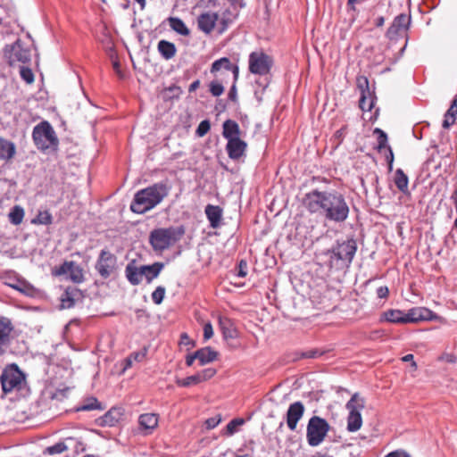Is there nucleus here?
Returning a JSON list of instances; mask_svg holds the SVG:
<instances>
[{"label": "nucleus", "mask_w": 457, "mask_h": 457, "mask_svg": "<svg viewBox=\"0 0 457 457\" xmlns=\"http://www.w3.org/2000/svg\"><path fill=\"white\" fill-rule=\"evenodd\" d=\"M303 204L310 212L320 213L327 220L335 223L345 222L350 212L345 197L336 190L314 189L305 195Z\"/></svg>", "instance_id": "1"}, {"label": "nucleus", "mask_w": 457, "mask_h": 457, "mask_svg": "<svg viewBox=\"0 0 457 457\" xmlns=\"http://www.w3.org/2000/svg\"><path fill=\"white\" fill-rule=\"evenodd\" d=\"M170 187L161 181L136 193L130 210L143 214L158 205L170 193Z\"/></svg>", "instance_id": "2"}, {"label": "nucleus", "mask_w": 457, "mask_h": 457, "mask_svg": "<svg viewBox=\"0 0 457 457\" xmlns=\"http://www.w3.org/2000/svg\"><path fill=\"white\" fill-rule=\"evenodd\" d=\"M185 234L183 226L155 228L150 232L149 243L155 252H162L179 241Z\"/></svg>", "instance_id": "3"}, {"label": "nucleus", "mask_w": 457, "mask_h": 457, "mask_svg": "<svg viewBox=\"0 0 457 457\" xmlns=\"http://www.w3.org/2000/svg\"><path fill=\"white\" fill-rule=\"evenodd\" d=\"M0 383L2 387V395L4 398L7 395L21 391L26 383V375L16 363L6 365L0 375Z\"/></svg>", "instance_id": "4"}, {"label": "nucleus", "mask_w": 457, "mask_h": 457, "mask_svg": "<svg viewBox=\"0 0 457 457\" xmlns=\"http://www.w3.org/2000/svg\"><path fill=\"white\" fill-rule=\"evenodd\" d=\"M329 430L330 425L325 419L320 416H312L309 420L306 428L308 445L312 447L320 445L325 440Z\"/></svg>", "instance_id": "5"}, {"label": "nucleus", "mask_w": 457, "mask_h": 457, "mask_svg": "<svg viewBox=\"0 0 457 457\" xmlns=\"http://www.w3.org/2000/svg\"><path fill=\"white\" fill-rule=\"evenodd\" d=\"M32 138L37 147L40 150H46L50 146L58 145V138L53 127L46 120L34 127Z\"/></svg>", "instance_id": "6"}, {"label": "nucleus", "mask_w": 457, "mask_h": 457, "mask_svg": "<svg viewBox=\"0 0 457 457\" xmlns=\"http://www.w3.org/2000/svg\"><path fill=\"white\" fill-rule=\"evenodd\" d=\"M365 407V400L358 393H354L346 403L345 408L349 411L347 417V430L355 432L361 428L362 418L361 411Z\"/></svg>", "instance_id": "7"}, {"label": "nucleus", "mask_w": 457, "mask_h": 457, "mask_svg": "<svg viewBox=\"0 0 457 457\" xmlns=\"http://www.w3.org/2000/svg\"><path fill=\"white\" fill-rule=\"evenodd\" d=\"M357 251V243L353 238H348L345 241H337L331 250V257L342 261L347 266L352 262Z\"/></svg>", "instance_id": "8"}, {"label": "nucleus", "mask_w": 457, "mask_h": 457, "mask_svg": "<svg viewBox=\"0 0 457 457\" xmlns=\"http://www.w3.org/2000/svg\"><path fill=\"white\" fill-rule=\"evenodd\" d=\"M4 54L11 66L16 62L27 63L30 61V51L22 46L20 39H17L13 44L6 45Z\"/></svg>", "instance_id": "9"}, {"label": "nucleus", "mask_w": 457, "mask_h": 457, "mask_svg": "<svg viewBox=\"0 0 457 457\" xmlns=\"http://www.w3.org/2000/svg\"><path fill=\"white\" fill-rule=\"evenodd\" d=\"M272 64L271 57L263 52H253L249 55V71L253 74L267 75Z\"/></svg>", "instance_id": "10"}, {"label": "nucleus", "mask_w": 457, "mask_h": 457, "mask_svg": "<svg viewBox=\"0 0 457 457\" xmlns=\"http://www.w3.org/2000/svg\"><path fill=\"white\" fill-rule=\"evenodd\" d=\"M116 262V256L110 251L103 249L96 263V270L103 278H107L114 271Z\"/></svg>", "instance_id": "11"}, {"label": "nucleus", "mask_w": 457, "mask_h": 457, "mask_svg": "<svg viewBox=\"0 0 457 457\" xmlns=\"http://www.w3.org/2000/svg\"><path fill=\"white\" fill-rule=\"evenodd\" d=\"M52 273L54 276L68 275L71 280L75 283H80L84 278L82 269L72 261H66L59 267H55Z\"/></svg>", "instance_id": "12"}, {"label": "nucleus", "mask_w": 457, "mask_h": 457, "mask_svg": "<svg viewBox=\"0 0 457 457\" xmlns=\"http://www.w3.org/2000/svg\"><path fill=\"white\" fill-rule=\"evenodd\" d=\"M12 330L13 325L11 320L0 316V356H3L11 345Z\"/></svg>", "instance_id": "13"}, {"label": "nucleus", "mask_w": 457, "mask_h": 457, "mask_svg": "<svg viewBox=\"0 0 457 457\" xmlns=\"http://www.w3.org/2000/svg\"><path fill=\"white\" fill-rule=\"evenodd\" d=\"M436 315L428 308L414 307L405 312V323H417L423 320H432Z\"/></svg>", "instance_id": "14"}, {"label": "nucleus", "mask_w": 457, "mask_h": 457, "mask_svg": "<svg viewBox=\"0 0 457 457\" xmlns=\"http://www.w3.org/2000/svg\"><path fill=\"white\" fill-rule=\"evenodd\" d=\"M304 412V406L301 402H295L289 405L287 411V424L290 430L296 428L298 421L302 419Z\"/></svg>", "instance_id": "15"}, {"label": "nucleus", "mask_w": 457, "mask_h": 457, "mask_svg": "<svg viewBox=\"0 0 457 457\" xmlns=\"http://www.w3.org/2000/svg\"><path fill=\"white\" fill-rule=\"evenodd\" d=\"M246 147L247 144L240 139V137L229 138L226 145V150L230 159L237 160L245 154Z\"/></svg>", "instance_id": "16"}, {"label": "nucleus", "mask_w": 457, "mask_h": 457, "mask_svg": "<svg viewBox=\"0 0 457 457\" xmlns=\"http://www.w3.org/2000/svg\"><path fill=\"white\" fill-rule=\"evenodd\" d=\"M219 15L216 12H204L199 15L197 25L200 30L209 34L212 31L218 21Z\"/></svg>", "instance_id": "17"}, {"label": "nucleus", "mask_w": 457, "mask_h": 457, "mask_svg": "<svg viewBox=\"0 0 457 457\" xmlns=\"http://www.w3.org/2000/svg\"><path fill=\"white\" fill-rule=\"evenodd\" d=\"M221 69L231 71L235 81L237 80L239 76V68L237 65L232 64L230 60L227 57H222L212 62L211 67V73H216Z\"/></svg>", "instance_id": "18"}, {"label": "nucleus", "mask_w": 457, "mask_h": 457, "mask_svg": "<svg viewBox=\"0 0 457 457\" xmlns=\"http://www.w3.org/2000/svg\"><path fill=\"white\" fill-rule=\"evenodd\" d=\"M411 23V16L401 13L397 15L388 29L389 34H398L401 31H404L408 29Z\"/></svg>", "instance_id": "19"}, {"label": "nucleus", "mask_w": 457, "mask_h": 457, "mask_svg": "<svg viewBox=\"0 0 457 457\" xmlns=\"http://www.w3.org/2000/svg\"><path fill=\"white\" fill-rule=\"evenodd\" d=\"M120 409L112 408L103 417L99 418L98 424L102 427H113L121 418Z\"/></svg>", "instance_id": "20"}, {"label": "nucleus", "mask_w": 457, "mask_h": 457, "mask_svg": "<svg viewBox=\"0 0 457 457\" xmlns=\"http://www.w3.org/2000/svg\"><path fill=\"white\" fill-rule=\"evenodd\" d=\"M143 265L140 267H137L133 262L129 263L126 266L125 273L128 280L133 286H137L140 284L143 277Z\"/></svg>", "instance_id": "21"}, {"label": "nucleus", "mask_w": 457, "mask_h": 457, "mask_svg": "<svg viewBox=\"0 0 457 457\" xmlns=\"http://www.w3.org/2000/svg\"><path fill=\"white\" fill-rule=\"evenodd\" d=\"M15 154V145L7 139L0 137V160L8 162L14 157Z\"/></svg>", "instance_id": "22"}, {"label": "nucleus", "mask_w": 457, "mask_h": 457, "mask_svg": "<svg viewBox=\"0 0 457 457\" xmlns=\"http://www.w3.org/2000/svg\"><path fill=\"white\" fill-rule=\"evenodd\" d=\"M205 214L212 228H216L220 226L222 217V210L219 206L208 204L205 207Z\"/></svg>", "instance_id": "23"}, {"label": "nucleus", "mask_w": 457, "mask_h": 457, "mask_svg": "<svg viewBox=\"0 0 457 457\" xmlns=\"http://www.w3.org/2000/svg\"><path fill=\"white\" fill-rule=\"evenodd\" d=\"M157 50L161 56L165 60L172 59L177 53L176 46L167 40L162 39L158 42Z\"/></svg>", "instance_id": "24"}, {"label": "nucleus", "mask_w": 457, "mask_h": 457, "mask_svg": "<svg viewBox=\"0 0 457 457\" xmlns=\"http://www.w3.org/2000/svg\"><path fill=\"white\" fill-rule=\"evenodd\" d=\"M195 353L201 366L214 361L218 357V353L209 346L195 351Z\"/></svg>", "instance_id": "25"}, {"label": "nucleus", "mask_w": 457, "mask_h": 457, "mask_svg": "<svg viewBox=\"0 0 457 457\" xmlns=\"http://www.w3.org/2000/svg\"><path fill=\"white\" fill-rule=\"evenodd\" d=\"M222 136L227 139L240 137V128L239 125L232 120H227L223 122Z\"/></svg>", "instance_id": "26"}, {"label": "nucleus", "mask_w": 457, "mask_h": 457, "mask_svg": "<svg viewBox=\"0 0 457 457\" xmlns=\"http://www.w3.org/2000/svg\"><path fill=\"white\" fill-rule=\"evenodd\" d=\"M80 291L76 288H68L65 293L62 295V307L70 309L75 305L76 300L80 297Z\"/></svg>", "instance_id": "27"}, {"label": "nucleus", "mask_w": 457, "mask_h": 457, "mask_svg": "<svg viewBox=\"0 0 457 457\" xmlns=\"http://www.w3.org/2000/svg\"><path fill=\"white\" fill-rule=\"evenodd\" d=\"M162 262H154L152 265H143V276L146 281L150 283L154 278H157L163 269Z\"/></svg>", "instance_id": "28"}, {"label": "nucleus", "mask_w": 457, "mask_h": 457, "mask_svg": "<svg viewBox=\"0 0 457 457\" xmlns=\"http://www.w3.org/2000/svg\"><path fill=\"white\" fill-rule=\"evenodd\" d=\"M457 115V95L453 98L449 109L445 113L444 120H443V128L449 129L453 124H454Z\"/></svg>", "instance_id": "29"}, {"label": "nucleus", "mask_w": 457, "mask_h": 457, "mask_svg": "<svg viewBox=\"0 0 457 457\" xmlns=\"http://www.w3.org/2000/svg\"><path fill=\"white\" fill-rule=\"evenodd\" d=\"M140 426L148 430H153L158 425V417L154 413H145L139 416Z\"/></svg>", "instance_id": "30"}, {"label": "nucleus", "mask_w": 457, "mask_h": 457, "mask_svg": "<svg viewBox=\"0 0 457 457\" xmlns=\"http://www.w3.org/2000/svg\"><path fill=\"white\" fill-rule=\"evenodd\" d=\"M168 21L170 28L178 34L181 36H188L190 34V30L181 19L178 17H170Z\"/></svg>", "instance_id": "31"}, {"label": "nucleus", "mask_w": 457, "mask_h": 457, "mask_svg": "<svg viewBox=\"0 0 457 457\" xmlns=\"http://www.w3.org/2000/svg\"><path fill=\"white\" fill-rule=\"evenodd\" d=\"M385 320L392 323H405V312L401 310H388L383 313Z\"/></svg>", "instance_id": "32"}, {"label": "nucleus", "mask_w": 457, "mask_h": 457, "mask_svg": "<svg viewBox=\"0 0 457 457\" xmlns=\"http://www.w3.org/2000/svg\"><path fill=\"white\" fill-rule=\"evenodd\" d=\"M408 183L409 179L407 175L403 172L402 169H397L395 174V184L396 187L401 192L405 193L408 190Z\"/></svg>", "instance_id": "33"}, {"label": "nucleus", "mask_w": 457, "mask_h": 457, "mask_svg": "<svg viewBox=\"0 0 457 457\" xmlns=\"http://www.w3.org/2000/svg\"><path fill=\"white\" fill-rule=\"evenodd\" d=\"M102 410V404L98 402L96 397H89L83 401V403L77 407V411H92V410Z\"/></svg>", "instance_id": "34"}, {"label": "nucleus", "mask_w": 457, "mask_h": 457, "mask_svg": "<svg viewBox=\"0 0 457 457\" xmlns=\"http://www.w3.org/2000/svg\"><path fill=\"white\" fill-rule=\"evenodd\" d=\"M9 220L13 225H19L22 222L23 217H24V210L22 207L19 205H15L12 208L11 212H9Z\"/></svg>", "instance_id": "35"}, {"label": "nucleus", "mask_w": 457, "mask_h": 457, "mask_svg": "<svg viewBox=\"0 0 457 457\" xmlns=\"http://www.w3.org/2000/svg\"><path fill=\"white\" fill-rule=\"evenodd\" d=\"M374 99L375 96L373 95H370L369 96L368 94L361 95L360 100H359V106L363 112H369L371 111L374 105Z\"/></svg>", "instance_id": "36"}, {"label": "nucleus", "mask_w": 457, "mask_h": 457, "mask_svg": "<svg viewBox=\"0 0 457 457\" xmlns=\"http://www.w3.org/2000/svg\"><path fill=\"white\" fill-rule=\"evenodd\" d=\"M200 383H201V381H200V378H199V376L197 373L195 375L189 376L186 378H177L176 379V384L178 386H183V387H188L192 385H197Z\"/></svg>", "instance_id": "37"}, {"label": "nucleus", "mask_w": 457, "mask_h": 457, "mask_svg": "<svg viewBox=\"0 0 457 457\" xmlns=\"http://www.w3.org/2000/svg\"><path fill=\"white\" fill-rule=\"evenodd\" d=\"M32 222L36 224L49 225L53 222V217L48 211L39 212Z\"/></svg>", "instance_id": "38"}, {"label": "nucleus", "mask_w": 457, "mask_h": 457, "mask_svg": "<svg viewBox=\"0 0 457 457\" xmlns=\"http://www.w3.org/2000/svg\"><path fill=\"white\" fill-rule=\"evenodd\" d=\"M374 134L378 135V146L377 149L380 152L384 148H387V135L381 129H375Z\"/></svg>", "instance_id": "39"}, {"label": "nucleus", "mask_w": 457, "mask_h": 457, "mask_svg": "<svg viewBox=\"0 0 457 457\" xmlns=\"http://www.w3.org/2000/svg\"><path fill=\"white\" fill-rule=\"evenodd\" d=\"M223 337L228 338H235L237 337V331L230 324L229 320L220 322Z\"/></svg>", "instance_id": "40"}, {"label": "nucleus", "mask_w": 457, "mask_h": 457, "mask_svg": "<svg viewBox=\"0 0 457 457\" xmlns=\"http://www.w3.org/2000/svg\"><path fill=\"white\" fill-rule=\"evenodd\" d=\"M68 447L63 442L56 443L55 445L52 446H48L45 450V453L54 455V454H60L63 452L67 451Z\"/></svg>", "instance_id": "41"}, {"label": "nucleus", "mask_w": 457, "mask_h": 457, "mask_svg": "<svg viewBox=\"0 0 457 457\" xmlns=\"http://www.w3.org/2000/svg\"><path fill=\"white\" fill-rule=\"evenodd\" d=\"M356 81L357 87L360 89L361 95L368 94L369 96L373 95L370 90L369 80L365 76H359Z\"/></svg>", "instance_id": "42"}, {"label": "nucleus", "mask_w": 457, "mask_h": 457, "mask_svg": "<svg viewBox=\"0 0 457 457\" xmlns=\"http://www.w3.org/2000/svg\"><path fill=\"white\" fill-rule=\"evenodd\" d=\"M209 90L213 96H220L224 93V87L218 80H213L209 85Z\"/></svg>", "instance_id": "43"}, {"label": "nucleus", "mask_w": 457, "mask_h": 457, "mask_svg": "<svg viewBox=\"0 0 457 457\" xmlns=\"http://www.w3.org/2000/svg\"><path fill=\"white\" fill-rule=\"evenodd\" d=\"M165 295V287L159 286L152 293V300L155 304H161Z\"/></svg>", "instance_id": "44"}, {"label": "nucleus", "mask_w": 457, "mask_h": 457, "mask_svg": "<svg viewBox=\"0 0 457 457\" xmlns=\"http://www.w3.org/2000/svg\"><path fill=\"white\" fill-rule=\"evenodd\" d=\"M243 419H234L230 420L226 426V432L228 435L231 436L237 431V428L244 424Z\"/></svg>", "instance_id": "45"}, {"label": "nucleus", "mask_w": 457, "mask_h": 457, "mask_svg": "<svg viewBox=\"0 0 457 457\" xmlns=\"http://www.w3.org/2000/svg\"><path fill=\"white\" fill-rule=\"evenodd\" d=\"M20 75L21 79L26 81L28 84H31L34 81V74L31 69L28 67H21Z\"/></svg>", "instance_id": "46"}, {"label": "nucleus", "mask_w": 457, "mask_h": 457, "mask_svg": "<svg viewBox=\"0 0 457 457\" xmlns=\"http://www.w3.org/2000/svg\"><path fill=\"white\" fill-rule=\"evenodd\" d=\"M210 129H211L210 121L208 120H204L199 123L195 133L198 137H202L208 133Z\"/></svg>", "instance_id": "47"}, {"label": "nucleus", "mask_w": 457, "mask_h": 457, "mask_svg": "<svg viewBox=\"0 0 457 457\" xmlns=\"http://www.w3.org/2000/svg\"><path fill=\"white\" fill-rule=\"evenodd\" d=\"M201 383L212 378L216 374V370L213 368H207L197 373Z\"/></svg>", "instance_id": "48"}, {"label": "nucleus", "mask_w": 457, "mask_h": 457, "mask_svg": "<svg viewBox=\"0 0 457 457\" xmlns=\"http://www.w3.org/2000/svg\"><path fill=\"white\" fill-rule=\"evenodd\" d=\"M221 421V416L216 415L214 417L209 418L205 421L206 428L212 429L216 428Z\"/></svg>", "instance_id": "49"}, {"label": "nucleus", "mask_w": 457, "mask_h": 457, "mask_svg": "<svg viewBox=\"0 0 457 457\" xmlns=\"http://www.w3.org/2000/svg\"><path fill=\"white\" fill-rule=\"evenodd\" d=\"M237 275L240 278H245L247 275V262L245 260L239 262Z\"/></svg>", "instance_id": "50"}, {"label": "nucleus", "mask_w": 457, "mask_h": 457, "mask_svg": "<svg viewBox=\"0 0 457 457\" xmlns=\"http://www.w3.org/2000/svg\"><path fill=\"white\" fill-rule=\"evenodd\" d=\"M147 348L145 347L142 351L133 353L129 357L135 361H142L145 358Z\"/></svg>", "instance_id": "51"}, {"label": "nucleus", "mask_w": 457, "mask_h": 457, "mask_svg": "<svg viewBox=\"0 0 457 457\" xmlns=\"http://www.w3.org/2000/svg\"><path fill=\"white\" fill-rule=\"evenodd\" d=\"M213 335L212 326L210 322L204 326V340L210 339Z\"/></svg>", "instance_id": "52"}, {"label": "nucleus", "mask_w": 457, "mask_h": 457, "mask_svg": "<svg viewBox=\"0 0 457 457\" xmlns=\"http://www.w3.org/2000/svg\"><path fill=\"white\" fill-rule=\"evenodd\" d=\"M321 354H322V353H320L317 349H314V350L303 352L302 353V357H303V358H317V357L320 356Z\"/></svg>", "instance_id": "53"}, {"label": "nucleus", "mask_w": 457, "mask_h": 457, "mask_svg": "<svg viewBox=\"0 0 457 457\" xmlns=\"http://www.w3.org/2000/svg\"><path fill=\"white\" fill-rule=\"evenodd\" d=\"M387 151L388 154L386 155V159L388 162V170L391 171L393 170L394 154L390 146H387Z\"/></svg>", "instance_id": "54"}, {"label": "nucleus", "mask_w": 457, "mask_h": 457, "mask_svg": "<svg viewBox=\"0 0 457 457\" xmlns=\"http://www.w3.org/2000/svg\"><path fill=\"white\" fill-rule=\"evenodd\" d=\"M180 345H188L193 347L194 342L189 338L187 333H183L180 336Z\"/></svg>", "instance_id": "55"}, {"label": "nucleus", "mask_w": 457, "mask_h": 457, "mask_svg": "<svg viewBox=\"0 0 457 457\" xmlns=\"http://www.w3.org/2000/svg\"><path fill=\"white\" fill-rule=\"evenodd\" d=\"M389 290L387 287H379L377 289V295L378 298H386L388 295Z\"/></svg>", "instance_id": "56"}, {"label": "nucleus", "mask_w": 457, "mask_h": 457, "mask_svg": "<svg viewBox=\"0 0 457 457\" xmlns=\"http://www.w3.org/2000/svg\"><path fill=\"white\" fill-rule=\"evenodd\" d=\"M236 82H237V81H235V80H234V84H233V85H232V87H230L229 92H228V99H229V100H231V101H233V102L237 101V94Z\"/></svg>", "instance_id": "57"}, {"label": "nucleus", "mask_w": 457, "mask_h": 457, "mask_svg": "<svg viewBox=\"0 0 457 457\" xmlns=\"http://www.w3.org/2000/svg\"><path fill=\"white\" fill-rule=\"evenodd\" d=\"M385 457H411L406 452L404 451H395L388 454H386Z\"/></svg>", "instance_id": "58"}, {"label": "nucleus", "mask_w": 457, "mask_h": 457, "mask_svg": "<svg viewBox=\"0 0 457 457\" xmlns=\"http://www.w3.org/2000/svg\"><path fill=\"white\" fill-rule=\"evenodd\" d=\"M197 360L195 352L192 354H188L186 357V364L190 367L193 365L194 361Z\"/></svg>", "instance_id": "59"}, {"label": "nucleus", "mask_w": 457, "mask_h": 457, "mask_svg": "<svg viewBox=\"0 0 457 457\" xmlns=\"http://www.w3.org/2000/svg\"><path fill=\"white\" fill-rule=\"evenodd\" d=\"M413 358H414V357H413V354H411V353H410V354H407V355L403 356V357L402 358V361H404V362L411 361V366H412V367H414V368H416V367H417V364H416V362L413 361Z\"/></svg>", "instance_id": "60"}, {"label": "nucleus", "mask_w": 457, "mask_h": 457, "mask_svg": "<svg viewBox=\"0 0 457 457\" xmlns=\"http://www.w3.org/2000/svg\"><path fill=\"white\" fill-rule=\"evenodd\" d=\"M200 86V80L199 79H196L195 80L194 82H192L189 86V88H188V91L191 93V92H194Z\"/></svg>", "instance_id": "61"}, {"label": "nucleus", "mask_w": 457, "mask_h": 457, "mask_svg": "<svg viewBox=\"0 0 457 457\" xmlns=\"http://www.w3.org/2000/svg\"><path fill=\"white\" fill-rule=\"evenodd\" d=\"M384 23H385V19H384V17L380 16V17H378V18L376 19L375 25H376L377 27H382V26L384 25Z\"/></svg>", "instance_id": "62"}, {"label": "nucleus", "mask_w": 457, "mask_h": 457, "mask_svg": "<svg viewBox=\"0 0 457 457\" xmlns=\"http://www.w3.org/2000/svg\"><path fill=\"white\" fill-rule=\"evenodd\" d=\"M21 282H19L18 284H12L10 285L12 288L17 289L19 291H23V289L21 287Z\"/></svg>", "instance_id": "63"}, {"label": "nucleus", "mask_w": 457, "mask_h": 457, "mask_svg": "<svg viewBox=\"0 0 457 457\" xmlns=\"http://www.w3.org/2000/svg\"><path fill=\"white\" fill-rule=\"evenodd\" d=\"M451 199L456 203L457 202V188L453 191V193L451 195Z\"/></svg>", "instance_id": "64"}]
</instances>
